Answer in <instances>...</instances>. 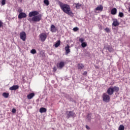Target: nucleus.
<instances>
[{
	"instance_id": "obj_1",
	"label": "nucleus",
	"mask_w": 130,
	"mask_h": 130,
	"mask_svg": "<svg viewBox=\"0 0 130 130\" xmlns=\"http://www.w3.org/2000/svg\"><path fill=\"white\" fill-rule=\"evenodd\" d=\"M58 5L59 6L60 9L63 11V12L71 17L74 16V13L71 11V9L69 5L64 4L60 1L58 2Z\"/></svg>"
},
{
	"instance_id": "obj_2",
	"label": "nucleus",
	"mask_w": 130,
	"mask_h": 130,
	"mask_svg": "<svg viewBox=\"0 0 130 130\" xmlns=\"http://www.w3.org/2000/svg\"><path fill=\"white\" fill-rule=\"evenodd\" d=\"M120 90L119 87L118 86H110L107 91L106 93L110 96L112 95L114 92L118 93Z\"/></svg>"
},
{
	"instance_id": "obj_3",
	"label": "nucleus",
	"mask_w": 130,
	"mask_h": 130,
	"mask_svg": "<svg viewBox=\"0 0 130 130\" xmlns=\"http://www.w3.org/2000/svg\"><path fill=\"white\" fill-rule=\"evenodd\" d=\"M42 15L41 14H38L31 18H29L27 20L29 22H40L42 20Z\"/></svg>"
},
{
	"instance_id": "obj_4",
	"label": "nucleus",
	"mask_w": 130,
	"mask_h": 130,
	"mask_svg": "<svg viewBox=\"0 0 130 130\" xmlns=\"http://www.w3.org/2000/svg\"><path fill=\"white\" fill-rule=\"evenodd\" d=\"M103 101L105 103H109L110 101L111 97L108 94L104 93L102 95Z\"/></svg>"
},
{
	"instance_id": "obj_5",
	"label": "nucleus",
	"mask_w": 130,
	"mask_h": 130,
	"mask_svg": "<svg viewBox=\"0 0 130 130\" xmlns=\"http://www.w3.org/2000/svg\"><path fill=\"white\" fill-rule=\"evenodd\" d=\"M67 117L68 118H75L76 117L77 115L74 112V111H67Z\"/></svg>"
},
{
	"instance_id": "obj_6",
	"label": "nucleus",
	"mask_w": 130,
	"mask_h": 130,
	"mask_svg": "<svg viewBox=\"0 0 130 130\" xmlns=\"http://www.w3.org/2000/svg\"><path fill=\"white\" fill-rule=\"evenodd\" d=\"M39 38L40 40L42 42H44L45 41L47 38V35L46 33L42 32L39 35Z\"/></svg>"
},
{
	"instance_id": "obj_7",
	"label": "nucleus",
	"mask_w": 130,
	"mask_h": 130,
	"mask_svg": "<svg viewBox=\"0 0 130 130\" xmlns=\"http://www.w3.org/2000/svg\"><path fill=\"white\" fill-rule=\"evenodd\" d=\"M19 38L22 40V41H25L26 38V34L24 31L20 32L19 34Z\"/></svg>"
},
{
	"instance_id": "obj_8",
	"label": "nucleus",
	"mask_w": 130,
	"mask_h": 130,
	"mask_svg": "<svg viewBox=\"0 0 130 130\" xmlns=\"http://www.w3.org/2000/svg\"><path fill=\"white\" fill-rule=\"evenodd\" d=\"M22 10H19L18 12H19V15H18V19H21L22 18H26L27 17V15L24 12H21Z\"/></svg>"
},
{
	"instance_id": "obj_9",
	"label": "nucleus",
	"mask_w": 130,
	"mask_h": 130,
	"mask_svg": "<svg viewBox=\"0 0 130 130\" xmlns=\"http://www.w3.org/2000/svg\"><path fill=\"white\" fill-rule=\"evenodd\" d=\"M39 14V12L37 11H32L28 13L29 17H33Z\"/></svg>"
},
{
	"instance_id": "obj_10",
	"label": "nucleus",
	"mask_w": 130,
	"mask_h": 130,
	"mask_svg": "<svg viewBox=\"0 0 130 130\" xmlns=\"http://www.w3.org/2000/svg\"><path fill=\"white\" fill-rule=\"evenodd\" d=\"M64 62H62V61H61L60 62H59V63H57L56 67L59 70H61L64 67Z\"/></svg>"
},
{
	"instance_id": "obj_11",
	"label": "nucleus",
	"mask_w": 130,
	"mask_h": 130,
	"mask_svg": "<svg viewBox=\"0 0 130 130\" xmlns=\"http://www.w3.org/2000/svg\"><path fill=\"white\" fill-rule=\"evenodd\" d=\"M104 49L108 50V51L110 53L114 52L113 48H112V46H110L109 45L104 46Z\"/></svg>"
},
{
	"instance_id": "obj_12",
	"label": "nucleus",
	"mask_w": 130,
	"mask_h": 130,
	"mask_svg": "<svg viewBox=\"0 0 130 130\" xmlns=\"http://www.w3.org/2000/svg\"><path fill=\"white\" fill-rule=\"evenodd\" d=\"M64 50L66 51V55L69 54L71 52L70 46H69V45H67L64 47Z\"/></svg>"
},
{
	"instance_id": "obj_13",
	"label": "nucleus",
	"mask_w": 130,
	"mask_h": 130,
	"mask_svg": "<svg viewBox=\"0 0 130 130\" xmlns=\"http://www.w3.org/2000/svg\"><path fill=\"white\" fill-rule=\"evenodd\" d=\"M50 31L52 32H56L57 31V28L54 24H51L50 27Z\"/></svg>"
},
{
	"instance_id": "obj_14",
	"label": "nucleus",
	"mask_w": 130,
	"mask_h": 130,
	"mask_svg": "<svg viewBox=\"0 0 130 130\" xmlns=\"http://www.w3.org/2000/svg\"><path fill=\"white\" fill-rule=\"evenodd\" d=\"M77 68H78V70L79 71L83 70L84 68V64H82V63H79L77 64Z\"/></svg>"
},
{
	"instance_id": "obj_15",
	"label": "nucleus",
	"mask_w": 130,
	"mask_h": 130,
	"mask_svg": "<svg viewBox=\"0 0 130 130\" xmlns=\"http://www.w3.org/2000/svg\"><path fill=\"white\" fill-rule=\"evenodd\" d=\"M112 25L114 26V27H116L117 26L119 25V22H118V20L117 19H114L113 23H112Z\"/></svg>"
},
{
	"instance_id": "obj_16",
	"label": "nucleus",
	"mask_w": 130,
	"mask_h": 130,
	"mask_svg": "<svg viewBox=\"0 0 130 130\" xmlns=\"http://www.w3.org/2000/svg\"><path fill=\"white\" fill-rule=\"evenodd\" d=\"M19 89V85H13L11 87H9V90L11 91L16 90Z\"/></svg>"
},
{
	"instance_id": "obj_17",
	"label": "nucleus",
	"mask_w": 130,
	"mask_h": 130,
	"mask_svg": "<svg viewBox=\"0 0 130 130\" xmlns=\"http://www.w3.org/2000/svg\"><path fill=\"white\" fill-rule=\"evenodd\" d=\"M117 9L116 8H113L111 9V14L113 15H115L117 14Z\"/></svg>"
},
{
	"instance_id": "obj_18",
	"label": "nucleus",
	"mask_w": 130,
	"mask_h": 130,
	"mask_svg": "<svg viewBox=\"0 0 130 130\" xmlns=\"http://www.w3.org/2000/svg\"><path fill=\"white\" fill-rule=\"evenodd\" d=\"M91 116H92V113H87L86 116V119L90 121L91 120Z\"/></svg>"
},
{
	"instance_id": "obj_19",
	"label": "nucleus",
	"mask_w": 130,
	"mask_h": 130,
	"mask_svg": "<svg viewBox=\"0 0 130 130\" xmlns=\"http://www.w3.org/2000/svg\"><path fill=\"white\" fill-rule=\"evenodd\" d=\"M35 93H30V94H28L27 95V99L28 100H31V99L33 98L34 96H35Z\"/></svg>"
},
{
	"instance_id": "obj_20",
	"label": "nucleus",
	"mask_w": 130,
	"mask_h": 130,
	"mask_svg": "<svg viewBox=\"0 0 130 130\" xmlns=\"http://www.w3.org/2000/svg\"><path fill=\"white\" fill-rule=\"evenodd\" d=\"M74 5H75L76 9L77 10L80 9L82 7V4H80V3H74Z\"/></svg>"
},
{
	"instance_id": "obj_21",
	"label": "nucleus",
	"mask_w": 130,
	"mask_h": 130,
	"mask_svg": "<svg viewBox=\"0 0 130 130\" xmlns=\"http://www.w3.org/2000/svg\"><path fill=\"white\" fill-rule=\"evenodd\" d=\"M96 11H103V6L102 5H100L98 6L96 8H95Z\"/></svg>"
},
{
	"instance_id": "obj_22",
	"label": "nucleus",
	"mask_w": 130,
	"mask_h": 130,
	"mask_svg": "<svg viewBox=\"0 0 130 130\" xmlns=\"http://www.w3.org/2000/svg\"><path fill=\"white\" fill-rule=\"evenodd\" d=\"M61 42L60 40L56 41L55 43L54 44V46L55 48H57L60 45Z\"/></svg>"
},
{
	"instance_id": "obj_23",
	"label": "nucleus",
	"mask_w": 130,
	"mask_h": 130,
	"mask_svg": "<svg viewBox=\"0 0 130 130\" xmlns=\"http://www.w3.org/2000/svg\"><path fill=\"white\" fill-rule=\"evenodd\" d=\"M46 112H47V109L45 108H41L39 109V112H40L41 113H45Z\"/></svg>"
},
{
	"instance_id": "obj_24",
	"label": "nucleus",
	"mask_w": 130,
	"mask_h": 130,
	"mask_svg": "<svg viewBox=\"0 0 130 130\" xmlns=\"http://www.w3.org/2000/svg\"><path fill=\"white\" fill-rule=\"evenodd\" d=\"M81 46L82 48H84L87 46V44L86 43V42H84L83 43H81Z\"/></svg>"
},
{
	"instance_id": "obj_25",
	"label": "nucleus",
	"mask_w": 130,
	"mask_h": 130,
	"mask_svg": "<svg viewBox=\"0 0 130 130\" xmlns=\"http://www.w3.org/2000/svg\"><path fill=\"white\" fill-rule=\"evenodd\" d=\"M2 95L5 98H8L9 94L8 93L4 92L2 94Z\"/></svg>"
},
{
	"instance_id": "obj_26",
	"label": "nucleus",
	"mask_w": 130,
	"mask_h": 130,
	"mask_svg": "<svg viewBox=\"0 0 130 130\" xmlns=\"http://www.w3.org/2000/svg\"><path fill=\"white\" fill-rule=\"evenodd\" d=\"M43 3L46 6L49 5V1L48 0H44Z\"/></svg>"
},
{
	"instance_id": "obj_27",
	"label": "nucleus",
	"mask_w": 130,
	"mask_h": 130,
	"mask_svg": "<svg viewBox=\"0 0 130 130\" xmlns=\"http://www.w3.org/2000/svg\"><path fill=\"white\" fill-rule=\"evenodd\" d=\"M104 30L107 32V33H110L111 32V29L109 27H106L104 29Z\"/></svg>"
},
{
	"instance_id": "obj_28",
	"label": "nucleus",
	"mask_w": 130,
	"mask_h": 130,
	"mask_svg": "<svg viewBox=\"0 0 130 130\" xmlns=\"http://www.w3.org/2000/svg\"><path fill=\"white\" fill-rule=\"evenodd\" d=\"M125 127L123 125H120L118 127V130H124Z\"/></svg>"
},
{
	"instance_id": "obj_29",
	"label": "nucleus",
	"mask_w": 130,
	"mask_h": 130,
	"mask_svg": "<svg viewBox=\"0 0 130 130\" xmlns=\"http://www.w3.org/2000/svg\"><path fill=\"white\" fill-rule=\"evenodd\" d=\"M118 16L120 18L124 17V13L123 12H120L118 14Z\"/></svg>"
},
{
	"instance_id": "obj_30",
	"label": "nucleus",
	"mask_w": 130,
	"mask_h": 130,
	"mask_svg": "<svg viewBox=\"0 0 130 130\" xmlns=\"http://www.w3.org/2000/svg\"><path fill=\"white\" fill-rule=\"evenodd\" d=\"M37 53L36 50L35 49H32L30 51V53L32 54H35Z\"/></svg>"
},
{
	"instance_id": "obj_31",
	"label": "nucleus",
	"mask_w": 130,
	"mask_h": 130,
	"mask_svg": "<svg viewBox=\"0 0 130 130\" xmlns=\"http://www.w3.org/2000/svg\"><path fill=\"white\" fill-rule=\"evenodd\" d=\"M79 30V27H74L73 28V30L74 31H75V32H76V31H77L78 30Z\"/></svg>"
},
{
	"instance_id": "obj_32",
	"label": "nucleus",
	"mask_w": 130,
	"mask_h": 130,
	"mask_svg": "<svg viewBox=\"0 0 130 130\" xmlns=\"http://www.w3.org/2000/svg\"><path fill=\"white\" fill-rule=\"evenodd\" d=\"M85 40L84 39H83V38H81L80 39H79V41L81 43H84Z\"/></svg>"
},
{
	"instance_id": "obj_33",
	"label": "nucleus",
	"mask_w": 130,
	"mask_h": 130,
	"mask_svg": "<svg viewBox=\"0 0 130 130\" xmlns=\"http://www.w3.org/2000/svg\"><path fill=\"white\" fill-rule=\"evenodd\" d=\"M6 0H2V1H1V4H2V6H4L6 4Z\"/></svg>"
},
{
	"instance_id": "obj_34",
	"label": "nucleus",
	"mask_w": 130,
	"mask_h": 130,
	"mask_svg": "<svg viewBox=\"0 0 130 130\" xmlns=\"http://www.w3.org/2000/svg\"><path fill=\"white\" fill-rule=\"evenodd\" d=\"M87 73H88L87 71H84V72L82 73V75L83 76H87Z\"/></svg>"
},
{
	"instance_id": "obj_35",
	"label": "nucleus",
	"mask_w": 130,
	"mask_h": 130,
	"mask_svg": "<svg viewBox=\"0 0 130 130\" xmlns=\"http://www.w3.org/2000/svg\"><path fill=\"white\" fill-rule=\"evenodd\" d=\"M56 71H57V68H56V66H54L53 67V72H56Z\"/></svg>"
},
{
	"instance_id": "obj_36",
	"label": "nucleus",
	"mask_w": 130,
	"mask_h": 130,
	"mask_svg": "<svg viewBox=\"0 0 130 130\" xmlns=\"http://www.w3.org/2000/svg\"><path fill=\"white\" fill-rule=\"evenodd\" d=\"M85 55L86 56L89 57V56H90V53H89V52H85Z\"/></svg>"
},
{
	"instance_id": "obj_37",
	"label": "nucleus",
	"mask_w": 130,
	"mask_h": 130,
	"mask_svg": "<svg viewBox=\"0 0 130 130\" xmlns=\"http://www.w3.org/2000/svg\"><path fill=\"white\" fill-rule=\"evenodd\" d=\"M4 24V23L2 20H0V28H2L3 26V25Z\"/></svg>"
},
{
	"instance_id": "obj_38",
	"label": "nucleus",
	"mask_w": 130,
	"mask_h": 130,
	"mask_svg": "<svg viewBox=\"0 0 130 130\" xmlns=\"http://www.w3.org/2000/svg\"><path fill=\"white\" fill-rule=\"evenodd\" d=\"M12 112V113H15L16 112V109H12V111H11Z\"/></svg>"
},
{
	"instance_id": "obj_39",
	"label": "nucleus",
	"mask_w": 130,
	"mask_h": 130,
	"mask_svg": "<svg viewBox=\"0 0 130 130\" xmlns=\"http://www.w3.org/2000/svg\"><path fill=\"white\" fill-rule=\"evenodd\" d=\"M85 127H86V128L87 129H88V130L90 129V128L89 126H88V125H86V126H85Z\"/></svg>"
},
{
	"instance_id": "obj_40",
	"label": "nucleus",
	"mask_w": 130,
	"mask_h": 130,
	"mask_svg": "<svg viewBox=\"0 0 130 130\" xmlns=\"http://www.w3.org/2000/svg\"><path fill=\"white\" fill-rule=\"evenodd\" d=\"M99 28H100V30L102 29H103V26H102V25H100Z\"/></svg>"
},
{
	"instance_id": "obj_41",
	"label": "nucleus",
	"mask_w": 130,
	"mask_h": 130,
	"mask_svg": "<svg viewBox=\"0 0 130 130\" xmlns=\"http://www.w3.org/2000/svg\"><path fill=\"white\" fill-rule=\"evenodd\" d=\"M69 101H70V102H73L74 100H73L72 98H70V99H69Z\"/></svg>"
},
{
	"instance_id": "obj_42",
	"label": "nucleus",
	"mask_w": 130,
	"mask_h": 130,
	"mask_svg": "<svg viewBox=\"0 0 130 130\" xmlns=\"http://www.w3.org/2000/svg\"><path fill=\"white\" fill-rule=\"evenodd\" d=\"M72 102L76 103V101H75V100H73Z\"/></svg>"
},
{
	"instance_id": "obj_43",
	"label": "nucleus",
	"mask_w": 130,
	"mask_h": 130,
	"mask_svg": "<svg viewBox=\"0 0 130 130\" xmlns=\"http://www.w3.org/2000/svg\"><path fill=\"white\" fill-rule=\"evenodd\" d=\"M128 11L130 12V7L129 8Z\"/></svg>"
},
{
	"instance_id": "obj_44",
	"label": "nucleus",
	"mask_w": 130,
	"mask_h": 130,
	"mask_svg": "<svg viewBox=\"0 0 130 130\" xmlns=\"http://www.w3.org/2000/svg\"><path fill=\"white\" fill-rule=\"evenodd\" d=\"M113 29H116V28H114Z\"/></svg>"
}]
</instances>
